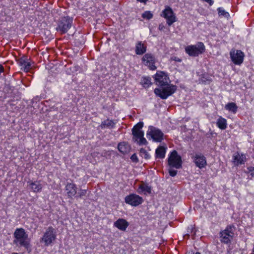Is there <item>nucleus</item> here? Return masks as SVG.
<instances>
[{
  "label": "nucleus",
  "mask_w": 254,
  "mask_h": 254,
  "mask_svg": "<svg viewBox=\"0 0 254 254\" xmlns=\"http://www.w3.org/2000/svg\"><path fill=\"white\" fill-rule=\"evenodd\" d=\"M155 83L159 86L154 89V93L162 99H166L176 90L177 87L169 84L170 80L168 75L164 71H158L154 75Z\"/></svg>",
  "instance_id": "nucleus-1"
},
{
  "label": "nucleus",
  "mask_w": 254,
  "mask_h": 254,
  "mask_svg": "<svg viewBox=\"0 0 254 254\" xmlns=\"http://www.w3.org/2000/svg\"><path fill=\"white\" fill-rule=\"evenodd\" d=\"M13 243L19 247H23L27 250L31 247L30 239L23 228H16L13 234Z\"/></svg>",
  "instance_id": "nucleus-2"
},
{
  "label": "nucleus",
  "mask_w": 254,
  "mask_h": 254,
  "mask_svg": "<svg viewBox=\"0 0 254 254\" xmlns=\"http://www.w3.org/2000/svg\"><path fill=\"white\" fill-rule=\"evenodd\" d=\"M168 164L169 167V173L170 175L172 177L175 176L177 175V171L173 168L180 169L182 165V158L176 150H173L169 154Z\"/></svg>",
  "instance_id": "nucleus-3"
},
{
  "label": "nucleus",
  "mask_w": 254,
  "mask_h": 254,
  "mask_svg": "<svg viewBox=\"0 0 254 254\" xmlns=\"http://www.w3.org/2000/svg\"><path fill=\"white\" fill-rule=\"evenodd\" d=\"M143 127V122H139L132 129L133 140L140 145L147 143V140L144 137V131L142 129Z\"/></svg>",
  "instance_id": "nucleus-4"
},
{
  "label": "nucleus",
  "mask_w": 254,
  "mask_h": 254,
  "mask_svg": "<svg viewBox=\"0 0 254 254\" xmlns=\"http://www.w3.org/2000/svg\"><path fill=\"white\" fill-rule=\"evenodd\" d=\"M205 48L203 43L198 42L196 45H189L185 48V52L190 56L196 57L205 51Z\"/></svg>",
  "instance_id": "nucleus-5"
},
{
  "label": "nucleus",
  "mask_w": 254,
  "mask_h": 254,
  "mask_svg": "<svg viewBox=\"0 0 254 254\" xmlns=\"http://www.w3.org/2000/svg\"><path fill=\"white\" fill-rule=\"evenodd\" d=\"M147 137L155 142H161L163 139V133L159 129L153 126H149L147 131Z\"/></svg>",
  "instance_id": "nucleus-6"
},
{
  "label": "nucleus",
  "mask_w": 254,
  "mask_h": 254,
  "mask_svg": "<svg viewBox=\"0 0 254 254\" xmlns=\"http://www.w3.org/2000/svg\"><path fill=\"white\" fill-rule=\"evenodd\" d=\"M160 16L164 18L167 24L171 26L177 21V18L173 9L169 6H166L165 9L162 11Z\"/></svg>",
  "instance_id": "nucleus-7"
},
{
  "label": "nucleus",
  "mask_w": 254,
  "mask_h": 254,
  "mask_svg": "<svg viewBox=\"0 0 254 254\" xmlns=\"http://www.w3.org/2000/svg\"><path fill=\"white\" fill-rule=\"evenodd\" d=\"M72 19L69 17H64L60 21L56 30L62 34L66 33L71 27Z\"/></svg>",
  "instance_id": "nucleus-8"
},
{
  "label": "nucleus",
  "mask_w": 254,
  "mask_h": 254,
  "mask_svg": "<svg viewBox=\"0 0 254 254\" xmlns=\"http://www.w3.org/2000/svg\"><path fill=\"white\" fill-rule=\"evenodd\" d=\"M56 237L54 229L52 227H49L42 238V241L45 243V245L48 246L55 240Z\"/></svg>",
  "instance_id": "nucleus-9"
},
{
  "label": "nucleus",
  "mask_w": 254,
  "mask_h": 254,
  "mask_svg": "<svg viewBox=\"0 0 254 254\" xmlns=\"http://www.w3.org/2000/svg\"><path fill=\"white\" fill-rule=\"evenodd\" d=\"M125 200L126 203L133 206H136L142 203L143 199L138 195L132 193L127 196Z\"/></svg>",
  "instance_id": "nucleus-10"
},
{
  "label": "nucleus",
  "mask_w": 254,
  "mask_h": 254,
  "mask_svg": "<svg viewBox=\"0 0 254 254\" xmlns=\"http://www.w3.org/2000/svg\"><path fill=\"white\" fill-rule=\"evenodd\" d=\"M142 63L147 66L150 70H154L156 69L155 65V59L154 56L150 54H146L142 58Z\"/></svg>",
  "instance_id": "nucleus-11"
},
{
  "label": "nucleus",
  "mask_w": 254,
  "mask_h": 254,
  "mask_svg": "<svg viewBox=\"0 0 254 254\" xmlns=\"http://www.w3.org/2000/svg\"><path fill=\"white\" fill-rule=\"evenodd\" d=\"M232 61L237 65H240L243 62L244 54L240 50H232L230 53Z\"/></svg>",
  "instance_id": "nucleus-12"
},
{
  "label": "nucleus",
  "mask_w": 254,
  "mask_h": 254,
  "mask_svg": "<svg viewBox=\"0 0 254 254\" xmlns=\"http://www.w3.org/2000/svg\"><path fill=\"white\" fill-rule=\"evenodd\" d=\"M221 241L224 243H229L234 236L233 227H227L226 229L221 232Z\"/></svg>",
  "instance_id": "nucleus-13"
},
{
  "label": "nucleus",
  "mask_w": 254,
  "mask_h": 254,
  "mask_svg": "<svg viewBox=\"0 0 254 254\" xmlns=\"http://www.w3.org/2000/svg\"><path fill=\"white\" fill-rule=\"evenodd\" d=\"M65 190L69 198L75 196L77 193V188L73 183H67L65 187Z\"/></svg>",
  "instance_id": "nucleus-14"
},
{
  "label": "nucleus",
  "mask_w": 254,
  "mask_h": 254,
  "mask_svg": "<svg viewBox=\"0 0 254 254\" xmlns=\"http://www.w3.org/2000/svg\"><path fill=\"white\" fill-rule=\"evenodd\" d=\"M193 161L196 166L200 169L205 167L206 165L205 157L201 154H196L193 157Z\"/></svg>",
  "instance_id": "nucleus-15"
},
{
  "label": "nucleus",
  "mask_w": 254,
  "mask_h": 254,
  "mask_svg": "<svg viewBox=\"0 0 254 254\" xmlns=\"http://www.w3.org/2000/svg\"><path fill=\"white\" fill-rule=\"evenodd\" d=\"M19 66L21 69L27 72L31 68V62L30 60L25 58H20L17 61Z\"/></svg>",
  "instance_id": "nucleus-16"
},
{
  "label": "nucleus",
  "mask_w": 254,
  "mask_h": 254,
  "mask_svg": "<svg viewBox=\"0 0 254 254\" xmlns=\"http://www.w3.org/2000/svg\"><path fill=\"white\" fill-rule=\"evenodd\" d=\"M233 161L235 165L238 166L244 164L246 161V155L238 152L233 155Z\"/></svg>",
  "instance_id": "nucleus-17"
},
{
  "label": "nucleus",
  "mask_w": 254,
  "mask_h": 254,
  "mask_svg": "<svg viewBox=\"0 0 254 254\" xmlns=\"http://www.w3.org/2000/svg\"><path fill=\"white\" fill-rule=\"evenodd\" d=\"M129 223L128 222L123 218H119L114 223L115 227L122 231H125Z\"/></svg>",
  "instance_id": "nucleus-18"
},
{
  "label": "nucleus",
  "mask_w": 254,
  "mask_h": 254,
  "mask_svg": "<svg viewBox=\"0 0 254 254\" xmlns=\"http://www.w3.org/2000/svg\"><path fill=\"white\" fill-rule=\"evenodd\" d=\"M28 183L30 189L34 192H40L42 189V185L39 181L31 182Z\"/></svg>",
  "instance_id": "nucleus-19"
},
{
  "label": "nucleus",
  "mask_w": 254,
  "mask_h": 254,
  "mask_svg": "<svg viewBox=\"0 0 254 254\" xmlns=\"http://www.w3.org/2000/svg\"><path fill=\"white\" fill-rule=\"evenodd\" d=\"M167 147L165 146H159L155 150L156 157L163 159L165 156Z\"/></svg>",
  "instance_id": "nucleus-20"
},
{
  "label": "nucleus",
  "mask_w": 254,
  "mask_h": 254,
  "mask_svg": "<svg viewBox=\"0 0 254 254\" xmlns=\"http://www.w3.org/2000/svg\"><path fill=\"white\" fill-rule=\"evenodd\" d=\"M118 148L119 151L123 154L128 153L130 149L128 144L125 142L119 143Z\"/></svg>",
  "instance_id": "nucleus-21"
},
{
  "label": "nucleus",
  "mask_w": 254,
  "mask_h": 254,
  "mask_svg": "<svg viewBox=\"0 0 254 254\" xmlns=\"http://www.w3.org/2000/svg\"><path fill=\"white\" fill-rule=\"evenodd\" d=\"M146 51V47L140 41L135 45V53L137 55H142Z\"/></svg>",
  "instance_id": "nucleus-22"
},
{
  "label": "nucleus",
  "mask_w": 254,
  "mask_h": 254,
  "mask_svg": "<svg viewBox=\"0 0 254 254\" xmlns=\"http://www.w3.org/2000/svg\"><path fill=\"white\" fill-rule=\"evenodd\" d=\"M137 192L139 193H143L144 194H147L151 193V189L150 187L145 185V184H142L140 185L139 187Z\"/></svg>",
  "instance_id": "nucleus-23"
},
{
  "label": "nucleus",
  "mask_w": 254,
  "mask_h": 254,
  "mask_svg": "<svg viewBox=\"0 0 254 254\" xmlns=\"http://www.w3.org/2000/svg\"><path fill=\"white\" fill-rule=\"evenodd\" d=\"M216 125L220 129H225L227 127V120L222 117H219L217 121Z\"/></svg>",
  "instance_id": "nucleus-24"
},
{
  "label": "nucleus",
  "mask_w": 254,
  "mask_h": 254,
  "mask_svg": "<svg viewBox=\"0 0 254 254\" xmlns=\"http://www.w3.org/2000/svg\"><path fill=\"white\" fill-rule=\"evenodd\" d=\"M115 123L112 120H107L103 122L100 125L101 128H105L106 127L112 128L114 127Z\"/></svg>",
  "instance_id": "nucleus-25"
},
{
  "label": "nucleus",
  "mask_w": 254,
  "mask_h": 254,
  "mask_svg": "<svg viewBox=\"0 0 254 254\" xmlns=\"http://www.w3.org/2000/svg\"><path fill=\"white\" fill-rule=\"evenodd\" d=\"M237 106L236 104L233 102L229 103L225 106V109L233 113H236L237 110Z\"/></svg>",
  "instance_id": "nucleus-26"
},
{
  "label": "nucleus",
  "mask_w": 254,
  "mask_h": 254,
  "mask_svg": "<svg viewBox=\"0 0 254 254\" xmlns=\"http://www.w3.org/2000/svg\"><path fill=\"white\" fill-rule=\"evenodd\" d=\"M141 84L145 88L148 87L152 83L150 77H143L141 80Z\"/></svg>",
  "instance_id": "nucleus-27"
},
{
  "label": "nucleus",
  "mask_w": 254,
  "mask_h": 254,
  "mask_svg": "<svg viewBox=\"0 0 254 254\" xmlns=\"http://www.w3.org/2000/svg\"><path fill=\"white\" fill-rule=\"evenodd\" d=\"M142 17L144 19L149 20L153 17V14L150 11H145L142 14Z\"/></svg>",
  "instance_id": "nucleus-28"
},
{
  "label": "nucleus",
  "mask_w": 254,
  "mask_h": 254,
  "mask_svg": "<svg viewBox=\"0 0 254 254\" xmlns=\"http://www.w3.org/2000/svg\"><path fill=\"white\" fill-rule=\"evenodd\" d=\"M218 11L219 15L223 16L226 17L229 16V13L226 12L223 8L221 7H219L218 8Z\"/></svg>",
  "instance_id": "nucleus-29"
},
{
  "label": "nucleus",
  "mask_w": 254,
  "mask_h": 254,
  "mask_svg": "<svg viewBox=\"0 0 254 254\" xmlns=\"http://www.w3.org/2000/svg\"><path fill=\"white\" fill-rule=\"evenodd\" d=\"M87 190H82L80 189L78 192V196L79 197H82L83 196H85L87 193Z\"/></svg>",
  "instance_id": "nucleus-30"
},
{
  "label": "nucleus",
  "mask_w": 254,
  "mask_h": 254,
  "mask_svg": "<svg viewBox=\"0 0 254 254\" xmlns=\"http://www.w3.org/2000/svg\"><path fill=\"white\" fill-rule=\"evenodd\" d=\"M248 170H249V173L250 174V175L252 177H254V167H249Z\"/></svg>",
  "instance_id": "nucleus-31"
},
{
  "label": "nucleus",
  "mask_w": 254,
  "mask_h": 254,
  "mask_svg": "<svg viewBox=\"0 0 254 254\" xmlns=\"http://www.w3.org/2000/svg\"><path fill=\"white\" fill-rule=\"evenodd\" d=\"M140 153L142 154H144V157L146 159H148L149 158V154L144 149H141L140 150Z\"/></svg>",
  "instance_id": "nucleus-32"
},
{
  "label": "nucleus",
  "mask_w": 254,
  "mask_h": 254,
  "mask_svg": "<svg viewBox=\"0 0 254 254\" xmlns=\"http://www.w3.org/2000/svg\"><path fill=\"white\" fill-rule=\"evenodd\" d=\"M172 60L174 61L177 62H182L181 59H180V58H179L177 57H172Z\"/></svg>",
  "instance_id": "nucleus-33"
},
{
  "label": "nucleus",
  "mask_w": 254,
  "mask_h": 254,
  "mask_svg": "<svg viewBox=\"0 0 254 254\" xmlns=\"http://www.w3.org/2000/svg\"><path fill=\"white\" fill-rule=\"evenodd\" d=\"M131 159L134 162L137 161V156L135 154H133L131 157Z\"/></svg>",
  "instance_id": "nucleus-34"
},
{
  "label": "nucleus",
  "mask_w": 254,
  "mask_h": 254,
  "mask_svg": "<svg viewBox=\"0 0 254 254\" xmlns=\"http://www.w3.org/2000/svg\"><path fill=\"white\" fill-rule=\"evenodd\" d=\"M165 26L163 24H160L159 25L158 29L160 31H162L164 29Z\"/></svg>",
  "instance_id": "nucleus-35"
},
{
  "label": "nucleus",
  "mask_w": 254,
  "mask_h": 254,
  "mask_svg": "<svg viewBox=\"0 0 254 254\" xmlns=\"http://www.w3.org/2000/svg\"><path fill=\"white\" fill-rule=\"evenodd\" d=\"M202 0L207 2L210 5H212L213 3V1L212 0Z\"/></svg>",
  "instance_id": "nucleus-36"
},
{
  "label": "nucleus",
  "mask_w": 254,
  "mask_h": 254,
  "mask_svg": "<svg viewBox=\"0 0 254 254\" xmlns=\"http://www.w3.org/2000/svg\"><path fill=\"white\" fill-rule=\"evenodd\" d=\"M138 2H141V3H146V2L148 0H136Z\"/></svg>",
  "instance_id": "nucleus-37"
},
{
  "label": "nucleus",
  "mask_w": 254,
  "mask_h": 254,
  "mask_svg": "<svg viewBox=\"0 0 254 254\" xmlns=\"http://www.w3.org/2000/svg\"><path fill=\"white\" fill-rule=\"evenodd\" d=\"M3 66L1 64H0V74L2 72H3Z\"/></svg>",
  "instance_id": "nucleus-38"
},
{
  "label": "nucleus",
  "mask_w": 254,
  "mask_h": 254,
  "mask_svg": "<svg viewBox=\"0 0 254 254\" xmlns=\"http://www.w3.org/2000/svg\"><path fill=\"white\" fill-rule=\"evenodd\" d=\"M17 254V253H13V254Z\"/></svg>",
  "instance_id": "nucleus-39"
}]
</instances>
